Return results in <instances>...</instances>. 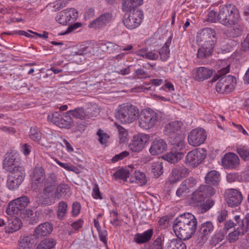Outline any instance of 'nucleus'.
Masks as SVG:
<instances>
[{
  "mask_svg": "<svg viewBox=\"0 0 249 249\" xmlns=\"http://www.w3.org/2000/svg\"><path fill=\"white\" fill-rule=\"evenodd\" d=\"M139 114L140 111L137 107L126 103L118 107L115 113V117L123 124H130L137 119Z\"/></svg>",
  "mask_w": 249,
  "mask_h": 249,
  "instance_id": "obj_2",
  "label": "nucleus"
},
{
  "mask_svg": "<svg viewBox=\"0 0 249 249\" xmlns=\"http://www.w3.org/2000/svg\"><path fill=\"white\" fill-rule=\"evenodd\" d=\"M21 210L18 207L15 199L11 201L6 209V212L9 215H13L18 213Z\"/></svg>",
  "mask_w": 249,
  "mask_h": 249,
  "instance_id": "obj_44",
  "label": "nucleus"
},
{
  "mask_svg": "<svg viewBox=\"0 0 249 249\" xmlns=\"http://www.w3.org/2000/svg\"><path fill=\"white\" fill-rule=\"evenodd\" d=\"M86 111L88 118L96 116L99 113V108L96 104L91 105L86 109Z\"/></svg>",
  "mask_w": 249,
  "mask_h": 249,
  "instance_id": "obj_54",
  "label": "nucleus"
},
{
  "mask_svg": "<svg viewBox=\"0 0 249 249\" xmlns=\"http://www.w3.org/2000/svg\"><path fill=\"white\" fill-rule=\"evenodd\" d=\"M18 178V180L22 182L25 177V171L22 167H18V168L11 171Z\"/></svg>",
  "mask_w": 249,
  "mask_h": 249,
  "instance_id": "obj_52",
  "label": "nucleus"
},
{
  "mask_svg": "<svg viewBox=\"0 0 249 249\" xmlns=\"http://www.w3.org/2000/svg\"><path fill=\"white\" fill-rule=\"evenodd\" d=\"M29 137L33 141L39 142L41 138V134L37 128L31 127L30 130Z\"/></svg>",
  "mask_w": 249,
  "mask_h": 249,
  "instance_id": "obj_49",
  "label": "nucleus"
},
{
  "mask_svg": "<svg viewBox=\"0 0 249 249\" xmlns=\"http://www.w3.org/2000/svg\"><path fill=\"white\" fill-rule=\"evenodd\" d=\"M171 43V38L170 36L166 41L164 45L160 50L158 54L160 55L161 60L166 61L170 56V50L169 47Z\"/></svg>",
  "mask_w": 249,
  "mask_h": 249,
  "instance_id": "obj_34",
  "label": "nucleus"
},
{
  "mask_svg": "<svg viewBox=\"0 0 249 249\" xmlns=\"http://www.w3.org/2000/svg\"><path fill=\"white\" fill-rule=\"evenodd\" d=\"M213 49V47H212L211 45L207 46V44H203L198 50L197 57L201 59L206 58L212 55Z\"/></svg>",
  "mask_w": 249,
  "mask_h": 249,
  "instance_id": "obj_30",
  "label": "nucleus"
},
{
  "mask_svg": "<svg viewBox=\"0 0 249 249\" xmlns=\"http://www.w3.org/2000/svg\"><path fill=\"white\" fill-rule=\"evenodd\" d=\"M247 232L245 229H240L237 228L234 231L229 233L228 239L231 243H233L237 240L240 235H243Z\"/></svg>",
  "mask_w": 249,
  "mask_h": 249,
  "instance_id": "obj_41",
  "label": "nucleus"
},
{
  "mask_svg": "<svg viewBox=\"0 0 249 249\" xmlns=\"http://www.w3.org/2000/svg\"><path fill=\"white\" fill-rule=\"evenodd\" d=\"M68 204L64 201H61L58 203L56 211L57 216L59 219L63 220L66 216Z\"/></svg>",
  "mask_w": 249,
  "mask_h": 249,
  "instance_id": "obj_38",
  "label": "nucleus"
},
{
  "mask_svg": "<svg viewBox=\"0 0 249 249\" xmlns=\"http://www.w3.org/2000/svg\"><path fill=\"white\" fill-rule=\"evenodd\" d=\"M47 119L49 122L62 128L70 129L73 124L72 118L67 114V112L64 113L52 112L48 115Z\"/></svg>",
  "mask_w": 249,
  "mask_h": 249,
  "instance_id": "obj_5",
  "label": "nucleus"
},
{
  "mask_svg": "<svg viewBox=\"0 0 249 249\" xmlns=\"http://www.w3.org/2000/svg\"><path fill=\"white\" fill-rule=\"evenodd\" d=\"M58 179L57 176L53 173L48 175L46 178L44 179L45 188L44 193L46 195H49L52 192L54 187L57 184Z\"/></svg>",
  "mask_w": 249,
  "mask_h": 249,
  "instance_id": "obj_21",
  "label": "nucleus"
},
{
  "mask_svg": "<svg viewBox=\"0 0 249 249\" xmlns=\"http://www.w3.org/2000/svg\"><path fill=\"white\" fill-rule=\"evenodd\" d=\"M117 45L116 44H114L111 42H107V43H102L101 45V48L103 51L107 52L109 53H111V51H112L111 48H115Z\"/></svg>",
  "mask_w": 249,
  "mask_h": 249,
  "instance_id": "obj_60",
  "label": "nucleus"
},
{
  "mask_svg": "<svg viewBox=\"0 0 249 249\" xmlns=\"http://www.w3.org/2000/svg\"><path fill=\"white\" fill-rule=\"evenodd\" d=\"M92 196L96 199H102L103 197L100 191L99 187L97 184L95 183L94 184L92 191Z\"/></svg>",
  "mask_w": 249,
  "mask_h": 249,
  "instance_id": "obj_59",
  "label": "nucleus"
},
{
  "mask_svg": "<svg viewBox=\"0 0 249 249\" xmlns=\"http://www.w3.org/2000/svg\"><path fill=\"white\" fill-rule=\"evenodd\" d=\"M225 198L228 206L231 207L238 206L242 200L240 192L234 189L227 190L225 193Z\"/></svg>",
  "mask_w": 249,
  "mask_h": 249,
  "instance_id": "obj_13",
  "label": "nucleus"
},
{
  "mask_svg": "<svg viewBox=\"0 0 249 249\" xmlns=\"http://www.w3.org/2000/svg\"><path fill=\"white\" fill-rule=\"evenodd\" d=\"M3 166L5 170L9 172L18 168V167H20L18 165V156L11 153H7L3 160Z\"/></svg>",
  "mask_w": 249,
  "mask_h": 249,
  "instance_id": "obj_19",
  "label": "nucleus"
},
{
  "mask_svg": "<svg viewBox=\"0 0 249 249\" xmlns=\"http://www.w3.org/2000/svg\"><path fill=\"white\" fill-rule=\"evenodd\" d=\"M129 153L126 151H123L119 154L116 155L112 159V161L114 162H117L119 160H123L124 158L127 157Z\"/></svg>",
  "mask_w": 249,
  "mask_h": 249,
  "instance_id": "obj_62",
  "label": "nucleus"
},
{
  "mask_svg": "<svg viewBox=\"0 0 249 249\" xmlns=\"http://www.w3.org/2000/svg\"><path fill=\"white\" fill-rule=\"evenodd\" d=\"M183 125L182 122L179 121H175L171 122L165 124L163 133L167 136H172L178 132Z\"/></svg>",
  "mask_w": 249,
  "mask_h": 249,
  "instance_id": "obj_22",
  "label": "nucleus"
},
{
  "mask_svg": "<svg viewBox=\"0 0 249 249\" xmlns=\"http://www.w3.org/2000/svg\"><path fill=\"white\" fill-rule=\"evenodd\" d=\"M81 209V204L79 202L75 201L73 202L71 206V213L72 216H77L80 213Z\"/></svg>",
  "mask_w": 249,
  "mask_h": 249,
  "instance_id": "obj_57",
  "label": "nucleus"
},
{
  "mask_svg": "<svg viewBox=\"0 0 249 249\" xmlns=\"http://www.w3.org/2000/svg\"><path fill=\"white\" fill-rule=\"evenodd\" d=\"M113 176L116 179L126 181L129 177V171L126 169H120L115 172Z\"/></svg>",
  "mask_w": 249,
  "mask_h": 249,
  "instance_id": "obj_50",
  "label": "nucleus"
},
{
  "mask_svg": "<svg viewBox=\"0 0 249 249\" xmlns=\"http://www.w3.org/2000/svg\"><path fill=\"white\" fill-rule=\"evenodd\" d=\"M236 81L235 77L231 75L222 77L216 85V90L221 93L230 92L234 88Z\"/></svg>",
  "mask_w": 249,
  "mask_h": 249,
  "instance_id": "obj_10",
  "label": "nucleus"
},
{
  "mask_svg": "<svg viewBox=\"0 0 249 249\" xmlns=\"http://www.w3.org/2000/svg\"><path fill=\"white\" fill-rule=\"evenodd\" d=\"M149 139V135L146 134L139 133L135 135L129 144V148L133 152H140L145 147Z\"/></svg>",
  "mask_w": 249,
  "mask_h": 249,
  "instance_id": "obj_11",
  "label": "nucleus"
},
{
  "mask_svg": "<svg viewBox=\"0 0 249 249\" xmlns=\"http://www.w3.org/2000/svg\"><path fill=\"white\" fill-rule=\"evenodd\" d=\"M22 226L21 220L18 217H12L8 219V224L5 227L6 233H13L19 230Z\"/></svg>",
  "mask_w": 249,
  "mask_h": 249,
  "instance_id": "obj_24",
  "label": "nucleus"
},
{
  "mask_svg": "<svg viewBox=\"0 0 249 249\" xmlns=\"http://www.w3.org/2000/svg\"><path fill=\"white\" fill-rule=\"evenodd\" d=\"M197 228V220L191 213H185L174 221L173 229L176 236L182 240L190 238Z\"/></svg>",
  "mask_w": 249,
  "mask_h": 249,
  "instance_id": "obj_1",
  "label": "nucleus"
},
{
  "mask_svg": "<svg viewBox=\"0 0 249 249\" xmlns=\"http://www.w3.org/2000/svg\"><path fill=\"white\" fill-rule=\"evenodd\" d=\"M152 229H149L142 233L135 235L134 240L138 244H142L149 241L153 235Z\"/></svg>",
  "mask_w": 249,
  "mask_h": 249,
  "instance_id": "obj_27",
  "label": "nucleus"
},
{
  "mask_svg": "<svg viewBox=\"0 0 249 249\" xmlns=\"http://www.w3.org/2000/svg\"><path fill=\"white\" fill-rule=\"evenodd\" d=\"M185 137L183 135L176 136L171 142L173 147L177 151H181L185 148Z\"/></svg>",
  "mask_w": 249,
  "mask_h": 249,
  "instance_id": "obj_36",
  "label": "nucleus"
},
{
  "mask_svg": "<svg viewBox=\"0 0 249 249\" xmlns=\"http://www.w3.org/2000/svg\"><path fill=\"white\" fill-rule=\"evenodd\" d=\"M31 241L32 237L30 236L20 238L19 240L18 249H33V244Z\"/></svg>",
  "mask_w": 249,
  "mask_h": 249,
  "instance_id": "obj_39",
  "label": "nucleus"
},
{
  "mask_svg": "<svg viewBox=\"0 0 249 249\" xmlns=\"http://www.w3.org/2000/svg\"><path fill=\"white\" fill-rule=\"evenodd\" d=\"M217 37L215 32L210 28H204L198 32L196 36V41L199 43L204 42L207 46H212L214 48L216 44Z\"/></svg>",
  "mask_w": 249,
  "mask_h": 249,
  "instance_id": "obj_8",
  "label": "nucleus"
},
{
  "mask_svg": "<svg viewBox=\"0 0 249 249\" xmlns=\"http://www.w3.org/2000/svg\"><path fill=\"white\" fill-rule=\"evenodd\" d=\"M205 199L204 195L198 187L192 194L190 200L191 205L198 207Z\"/></svg>",
  "mask_w": 249,
  "mask_h": 249,
  "instance_id": "obj_28",
  "label": "nucleus"
},
{
  "mask_svg": "<svg viewBox=\"0 0 249 249\" xmlns=\"http://www.w3.org/2000/svg\"><path fill=\"white\" fill-rule=\"evenodd\" d=\"M193 178H189L184 180L180 185L176 191V195L180 198H185L190 192L188 183L193 180Z\"/></svg>",
  "mask_w": 249,
  "mask_h": 249,
  "instance_id": "obj_25",
  "label": "nucleus"
},
{
  "mask_svg": "<svg viewBox=\"0 0 249 249\" xmlns=\"http://www.w3.org/2000/svg\"><path fill=\"white\" fill-rule=\"evenodd\" d=\"M56 241L53 238H46L42 240L36 249H55Z\"/></svg>",
  "mask_w": 249,
  "mask_h": 249,
  "instance_id": "obj_37",
  "label": "nucleus"
},
{
  "mask_svg": "<svg viewBox=\"0 0 249 249\" xmlns=\"http://www.w3.org/2000/svg\"><path fill=\"white\" fill-rule=\"evenodd\" d=\"M189 170L183 165H178L174 167L171 172L170 181L174 183L189 175Z\"/></svg>",
  "mask_w": 249,
  "mask_h": 249,
  "instance_id": "obj_16",
  "label": "nucleus"
},
{
  "mask_svg": "<svg viewBox=\"0 0 249 249\" xmlns=\"http://www.w3.org/2000/svg\"><path fill=\"white\" fill-rule=\"evenodd\" d=\"M67 114H69V116H72L75 118L81 120H84L88 118L86 111L82 107H78L73 110L68 111Z\"/></svg>",
  "mask_w": 249,
  "mask_h": 249,
  "instance_id": "obj_33",
  "label": "nucleus"
},
{
  "mask_svg": "<svg viewBox=\"0 0 249 249\" xmlns=\"http://www.w3.org/2000/svg\"><path fill=\"white\" fill-rule=\"evenodd\" d=\"M214 201L212 199H208L203 203L200 204L199 210L201 213H204L209 210L214 204Z\"/></svg>",
  "mask_w": 249,
  "mask_h": 249,
  "instance_id": "obj_48",
  "label": "nucleus"
},
{
  "mask_svg": "<svg viewBox=\"0 0 249 249\" xmlns=\"http://www.w3.org/2000/svg\"><path fill=\"white\" fill-rule=\"evenodd\" d=\"M117 129L119 133V138L121 142H125L128 136L127 131L121 125H118Z\"/></svg>",
  "mask_w": 249,
  "mask_h": 249,
  "instance_id": "obj_55",
  "label": "nucleus"
},
{
  "mask_svg": "<svg viewBox=\"0 0 249 249\" xmlns=\"http://www.w3.org/2000/svg\"><path fill=\"white\" fill-rule=\"evenodd\" d=\"M164 249H186V246L181 239H173L167 242Z\"/></svg>",
  "mask_w": 249,
  "mask_h": 249,
  "instance_id": "obj_31",
  "label": "nucleus"
},
{
  "mask_svg": "<svg viewBox=\"0 0 249 249\" xmlns=\"http://www.w3.org/2000/svg\"><path fill=\"white\" fill-rule=\"evenodd\" d=\"M52 5L54 11H59L66 6V2L65 0H56Z\"/></svg>",
  "mask_w": 249,
  "mask_h": 249,
  "instance_id": "obj_58",
  "label": "nucleus"
},
{
  "mask_svg": "<svg viewBox=\"0 0 249 249\" xmlns=\"http://www.w3.org/2000/svg\"><path fill=\"white\" fill-rule=\"evenodd\" d=\"M15 200L17 203L18 207H19L21 210H24L29 205L30 202L29 198L25 196H23L15 199Z\"/></svg>",
  "mask_w": 249,
  "mask_h": 249,
  "instance_id": "obj_47",
  "label": "nucleus"
},
{
  "mask_svg": "<svg viewBox=\"0 0 249 249\" xmlns=\"http://www.w3.org/2000/svg\"><path fill=\"white\" fill-rule=\"evenodd\" d=\"M167 149V145L163 139H155L152 143L149 148L150 153L153 155H157L165 152Z\"/></svg>",
  "mask_w": 249,
  "mask_h": 249,
  "instance_id": "obj_18",
  "label": "nucleus"
},
{
  "mask_svg": "<svg viewBox=\"0 0 249 249\" xmlns=\"http://www.w3.org/2000/svg\"><path fill=\"white\" fill-rule=\"evenodd\" d=\"M112 20V15L110 13L102 14L99 18L93 20L89 25L90 28L100 29L106 26Z\"/></svg>",
  "mask_w": 249,
  "mask_h": 249,
  "instance_id": "obj_15",
  "label": "nucleus"
},
{
  "mask_svg": "<svg viewBox=\"0 0 249 249\" xmlns=\"http://www.w3.org/2000/svg\"><path fill=\"white\" fill-rule=\"evenodd\" d=\"M160 119V117L157 112L150 108H147L141 112L139 125L143 129L148 130L153 127Z\"/></svg>",
  "mask_w": 249,
  "mask_h": 249,
  "instance_id": "obj_4",
  "label": "nucleus"
},
{
  "mask_svg": "<svg viewBox=\"0 0 249 249\" xmlns=\"http://www.w3.org/2000/svg\"><path fill=\"white\" fill-rule=\"evenodd\" d=\"M183 153L180 152H171L163 156L164 159L172 163L177 162L183 157Z\"/></svg>",
  "mask_w": 249,
  "mask_h": 249,
  "instance_id": "obj_35",
  "label": "nucleus"
},
{
  "mask_svg": "<svg viewBox=\"0 0 249 249\" xmlns=\"http://www.w3.org/2000/svg\"><path fill=\"white\" fill-rule=\"evenodd\" d=\"M199 187L204 195L205 198L213 196L216 193L214 188L209 185H202Z\"/></svg>",
  "mask_w": 249,
  "mask_h": 249,
  "instance_id": "obj_43",
  "label": "nucleus"
},
{
  "mask_svg": "<svg viewBox=\"0 0 249 249\" xmlns=\"http://www.w3.org/2000/svg\"><path fill=\"white\" fill-rule=\"evenodd\" d=\"M162 240L160 237H157L153 243V249H162Z\"/></svg>",
  "mask_w": 249,
  "mask_h": 249,
  "instance_id": "obj_64",
  "label": "nucleus"
},
{
  "mask_svg": "<svg viewBox=\"0 0 249 249\" xmlns=\"http://www.w3.org/2000/svg\"><path fill=\"white\" fill-rule=\"evenodd\" d=\"M143 0H123L122 10L131 12L142 3Z\"/></svg>",
  "mask_w": 249,
  "mask_h": 249,
  "instance_id": "obj_26",
  "label": "nucleus"
},
{
  "mask_svg": "<svg viewBox=\"0 0 249 249\" xmlns=\"http://www.w3.org/2000/svg\"><path fill=\"white\" fill-rule=\"evenodd\" d=\"M53 230V226L52 223L45 222L40 224L37 227L34 231V234L38 238L49 235Z\"/></svg>",
  "mask_w": 249,
  "mask_h": 249,
  "instance_id": "obj_23",
  "label": "nucleus"
},
{
  "mask_svg": "<svg viewBox=\"0 0 249 249\" xmlns=\"http://www.w3.org/2000/svg\"><path fill=\"white\" fill-rule=\"evenodd\" d=\"M78 17L77 11L74 8L64 10L57 13L55 20L60 24L66 25L74 22Z\"/></svg>",
  "mask_w": 249,
  "mask_h": 249,
  "instance_id": "obj_9",
  "label": "nucleus"
},
{
  "mask_svg": "<svg viewBox=\"0 0 249 249\" xmlns=\"http://www.w3.org/2000/svg\"><path fill=\"white\" fill-rule=\"evenodd\" d=\"M206 158V151L196 148L189 152L185 159V164L193 168L197 167Z\"/></svg>",
  "mask_w": 249,
  "mask_h": 249,
  "instance_id": "obj_6",
  "label": "nucleus"
},
{
  "mask_svg": "<svg viewBox=\"0 0 249 249\" xmlns=\"http://www.w3.org/2000/svg\"><path fill=\"white\" fill-rule=\"evenodd\" d=\"M236 152L241 159L245 161H249V146L239 145L236 147Z\"/></svg>",
  "mask_w": 249,
  "mask_h": 249,
  "instance_id": "obj_40",
  "label": "nucleus"
},
{
  "mask_svg": "<svg viewBox=\"0 0 249 249\" xmlns=\"http://www.w3.org/2000/svg\"><path fill=\"white\" fill-rule=\"evenodd\" d=\"M135 180H132V182H135L140 185H144L147 183V178L145 174L140 171H136L134 173Z\"/></svg>",
  "mask_w": 249,
  "mask_h": 249,
  "instance_id": "obj_45",
  "label": "nucleus"
},
{
  "mask_svg": "<svg viewBox=\"0 0 249 249\" xmlns=\"http://www.w3.org/2000/svg\"><path fill=\"white\" fill-rule=\"evenodd\" d=\"M206 137V132L203 129H194L188 135V143L192 146H198L204 142Z\"/></svg>",
  "mask_w": 249,
  "mask_h": 249,
  "instance_id": "obj_12",
  "label": "nucleus"
},
{
  "mask_svg": "<svg viewBox=\"0 0 249 249\" xmlns=\"http://www.w3.org/2000/svg\"><path fill=\"white\" fill-rule=\"evenodd\" d=\"M213 71L205 67L195 68L191 71V76L197 81H203L210 78L213 73Z\"/></svg>",
  "mask_w": 249,
  "mask_h": 249,
  "instance_id": "obj_14",
  "label": "nucleus"
},
{
  "mask_svg": "<svg viewBox=\"0 0 249 249\" xmlns=\"http://www.w3.org/2000/svg\"><path fill=\"white\" fill-rule=\"evenodd\" d=\"M239 18L238 10L233 4L221 7L217 14L219 22L227 27H231L232 25H235L238 22Z\"/></svg>",
  "mask_w": 249,
  "mask_h": 249,
  "instance_id": "obj_3",
  "label": "nucleus"
},
{
  "mask_svg": "<svg viewBox=\"0 0 249 249\" xmlns=\"http://www.w3.org/2000/svg\"><path fill=\"white\" fill-rule=\"evenodd\" d=\"M69 191V187L68 185L66 184H60L57 187L54 197L58 199L64 197Z\"/></svg>",
  "mask_w": 249,
  "mask_h": 249,
  "instance_id": "obj_42",
  "label": "nucleus"
},
{
  "mask_svg": "<svg viewBox=\"0 0 249 249\" xmlns=\"http://www.w3.org/2000/svg\"><path fill=\"white\" fill-rule=\"evenodd\" d=\"M97 135L98 136V141L102 144H106L109 139V136L102 130L99 129L97 132Z\"/></svg>",
  "mask_w": 249,
  "mask_h": 249,
  "instance_id": "obj_51",
  "label": "nucleus"
},
{
  "mask_svg": "<svg viewBox=\"0 0 249 249\" xmlns=\"http://www.w3.org/2000/svg\"><path fill=\"white\" fill-rule=\"evenodd\" d=\"M240 160L234 153H229L225 155L222 159V163L223 166L228 169L236 168L239 164Z\"/></svg>",
  "mask_w": 249,
  "mask_h": 249,
  "instance_id": "obj_17",
  "label": "nucleus"
},
{
  "mask_svg": "<svg viewBox=\"0 0 249 249\" xmlns=\"http://www.w3.org/2000/svg\"><path fill=\"white\" fill-rule=\"evenodd\" d=\"M151 172L153 173L154 176L158 178L163 173V166L162 163L158 161L152 163L151 165Z\"/></svg>",
  "mask_w": 249,
  "mask_h": 249,
  "instance_id": "obj_46",
  "label": "nucleus"
},
{
  "mask_svg": "<svg viewBox=\"0 0 249 249\" xmlns=\"http://www.w3.org/2000/svg\"><path fill=\"white\" fill-rule=\"evenodd\" d=\"M45 171L43 167H36L34 168L30 175L32 188L36 189L34 185L42 182L45 179Z\"/></svg>",
  "mask_w": 249,
  "mask_h": 249,
  "instance_id": "obj_20",
  "label": "nucleus"
},
{
  "mask_svg": "<svg viewBox=\"0 0 249 249\" xmlns=\"http://www.w3.org/2000/svg\"><path fill=\"white\" fill-rule=\"evenodd\" d=\"M214 230V226L211 221H207L201 224L198 232L202 237H205L211 234Z\"/></svg>",
  "mask_w": 249,
  "mask_h": 249,
  "instance_id": "obj_29",
  "label": "nucleus"
},
{
  "mask_svg": "<svg viewBox=\"0 0 249 249\" xmlns=\"http://www.w3.org/2000/svg\"><path fill=\"white\" fill-rule=\"evenodd\" d=\"M169 217L167 215H165L160 218L158 222L160 226L162 228H165L168 226L169 224Z\"/></svg>",
  "mask_w": 249,
  "mask_h": 249,
  "instance_id": "obj_61",
  "label": "nucleus"
},
{
  "mask_svg": "<svg viewBox=\"0 0 249 249\" xmlns=\"http://www.w3.org/2000/svg\"><path fill=\"white\" fill-rule=\"evenodd\" d=\"M232 26H233V28L230 36L233 37L239 36L243 31V25L238 24L237 22L235 25H232Z\"/></svg>",
  "mask_w": 249,
  "mask_h": 249,
  "instance_id": "obj_56",
  "label": "nucleus"
},
{
  "mask_svg": "<svg viewBox=\"0 0 249 249\" xmlns=\"http://www.w3.org/2000/svg\"><path fill=\"white\" fill-rule=\"evenodd\" d=\"M205 178L207 184L216 185L219 182V174L217 171L213 170L207 174Z\"/></svg>",
  "mask_w": 249,
  "mask_h": 249,
  "instance_id": "obj_32",
  "label": "nucleus"
},
{
  "mask_svg": "<svg viewBox=\"0 0 249 249\" xmlns=\"http://www.w3.org/2000/svg\"><path fill=\"white\" fill-rule=\"evenodd\" d=\"M145 58L150 60H156L159 57V54L154 51L147 52L145 54Z\"/></svg>",
  "mask_w": 249,
  "mask_h": 249,
  "instance_id": "obj_63",
  "label": "nucleus"
},
{
  "mask_svg": "<svg viewBox=\"0 0 249 249\" xmlns=\"http://www.w3.org/2000/svg\"><path fill=\"white\" fill-rule=\"evenodd\" d=\"M143 13L141 10L134 9L129 14H125L123 22L128 29L132 30L138 27L141 23Z\"/></svg>",
  "mask_w": 249,
  "mask_h": 249,
  "instance_id": "obj_7",
  "label": "nucleus"
},
{
  "mask_svg": "<svg viewBox=\"0 0 249 249\" xmlns=\"http://www.w3.org/2000/svg\"><path fill=\"white\" fill-rule=\"evenodd\" d=\"M21 183L22 182L18 180V181L14 180L13 177H8L7 186L10 190H13L18 188Z\"/></svg>",
  "mask_w": 249,
  "mask_h": 249,
  "instance_id": "obj_53",
  "label": "nucleus"
}]
</instances>
